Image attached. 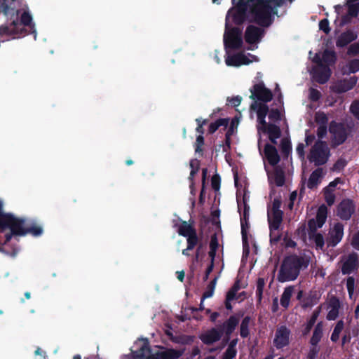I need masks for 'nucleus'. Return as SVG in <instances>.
Returning a JSON list of instances; mask_svg holds the SVG:
<instances>
[{
  "label": "nucleus",
  "instance_id": "56",
  "mask_svg": "<svg viewBox=\"0 0 359 359\" xmlns=\"http://www.w3.org/2000/svg\"><path fill=\"white\" fill-rule=\"evenodd\" d=\"M354 279L352 277H348L346 281L347 290H354Z\"/></svg>",
  "mask_w": 359,
  "mask_h": 359
},
{
  "label": "nucleus",
  "instance_id": "53",
  "mask_svg": "<svg viewBox=\"0 0 359 359\" xmlns=\"http://www.w3.org/2000/svg\"><path fill=\"white\" fill-rule=\"evenodd\" d=\"M327 133V126L320 125L318 128L317 135L319 138H323Z\"/></svg>",
  "mask_w": 359,
  "mask_h": 359
},
{
  "label": "nucleus",
  "instance_id": "33",
  "mask_svg": "<svg viewBox=\"0 0 359 359\" xmlns=\"http://www.w3.org/2000/svg\"><path fill=\"white\" fill-rule=\"evenodd\" d=\"M178 233L185 237H187L192 233H195L191 225L187 222H183L179 227Z\"/></svg>",
  "mask_w": 359,
  "mask_h": 359
},
{
  "label": "nucleus",
  "instance_id": "59",
  "mask_svg": "<svg viewBox=\"0 0 359 359\" xmlns=\"http://www.w3.org/2000/svg\"><path fill=\"white\" fill-rule=\"evenodd\" d=\"M318 316V312H316L313 314L312 317L311 318L310 320L308 323V328L310 329L315 323L317 318Z\"/></svg>",
  "mask_w": 359,
  "mask_h": 359
},
{
  "label": "nucleus",
  "instance_id": "7",
  "mask_svg": "<svg viewBox=\"0 0 359 359\" xmlns=\"http://www.w3.org/2000/svg\"><path fill=\"white\" fill-rule=\"evenodd\" d=\"M137 350L133 352V359H177L182 353L180 351L167 349L156 354H151L147 340L142 339L136 342Z\"/></svg>",
  "mask_w": 359,
  "mask_h": 359
},
{
  "label": "nucleus",
  "instance_id": "52",
  "mask_svg": "<svg viewBox=\"0 0 359 359\" xmlns=\"http://www.w3.org/2000/svg\"><path fill=\"white\" fill-rule=\"evenodd\" d=\"M351 245L355 249L359 250V231L353 235L351 241Z\"/></svg>",
  "mask_w": 359,
  "mask_h": 359
},
{
  "label": "nucleus",
  "instance_id": "18",
  "mask_svg": "<svg viewBox=\"0 0 359 359\" xmlns=\"http://www.w3.org/2000/svg\"><path fill=\"white\" fill-rule=\"evenodd\" d=\"M357 77L352 76L348 79H344L335 83L331 87L332 90L337 93H345L351 90L357 83Z\"/></svg>",
  "mask_w": 359,
  "mask_h": 359
},
{
  "label": "nucleus",
  "instance_id": "16",
  "mask_svg": "<svg viewBox=\"0 0 359 359\" xmlns=\"http://www.w3.org/2000/svg\"><path fill=\"white\" fill-rule=\"evenodd\" d=\"M344 236V226L340 223L334 224L330 229L327 238L328 245L335 246L342 239Z\"/></svg>",
  "mask_w": 359,
  "mask_h": 359
},
{
  "label": "nucleus",
  "instance_id": "61",
  "mask_svg": "<svg viewBox=\"0 0 359 359\" xmlns=\"http://www.w3.org/2000/svg\"><path fill=\"white\" fill-rule=\"evenodd\" d=\"M213 266H214V262H210V264L206 270V274H205V279H208L209 274L212 272V271L213 269Z\"/></svg>",
  "mask_w": 359,
  "mask_h": 359
},
{
  "label": "nucleus",
  "instance_id": "37",
  "mask_svg": "<svg viewBox=\"0 0 359 359\" xmlns=\"http://www.w3.org/2000/svg\"><path fill=\"white\" fill-rule=\"evenodd\" d=\"M322 334H323L322 326L319 323L317 325V326L313 332V336L311 339V342L313 345H316L318 343V341L321 339Z\"/></svg>",
  "mask_w": 359,
  "mask_h": 359
},
{
  "label": "nucleus",
  "instance_id": "64",
  "mask_svg": "<svg viewBox=\"0 0 359 359\" xmlns=\"http://www.w3.org/2000/svg\"><path fill=\"white\" fill-rule=\"evenodd\" d=\"M177 278L180 280V281H183L184 278V272L183 271H177Z\"/></svg>",
  "mask_w": 359,
  "mask_h": 359
},
{
  "label": "nucleus",
  "instance_id": "9",
  "mask_svg": "<svg viewBox=\"0 0 359 359\" xmlns=\"http://www.w3.org/2000/svg\"><path fill=\"white\" fill-rule=\"evenodd\" d=\"M280 201L275 199L272 208L268 210V220L270 227L271 241H278V230L282 222L283 212L280 210Z\"/></svg>",
  "mask_w": 359,
  "mask_h": 359
},
{
  "label": "nucleus",
  "instance_id": "3",
  "mask_svg": "<svg viewBox=\"0 0 359 359\" xmlns=\"http://www.w3.org/2000/svg\"><path fill=\"white\" fill-rule=\"evenodd\" d=\"M0 228H8L11 234L6 236V241H9L12 235L25 236L28 233L34 236H40L43 229L39 226L26 224L24 219L15 217L11 214L4 213L2 210V203L0 202Z\"/></svg>",
  "mask_w": 359,
  "mask_h": 359
},
{
  "label": "nucleus",
  "instance_id": "36",
  "mask_svg": "<svg viewBox=\"0 0 359 359\" xmlns=\"http://www.w3.org/2000/svg\"><path fill=\"white\" fill-rule=\"evenodd\" d=\"M310 236L311 239L314 242L316 249L322 250L325 244V241L323 235L320 233H313Z\"/></svg>",
  "mask_w": 359,
  "mask_h": 359
},
{
  "label": "nucleus",
  "instance_id": "35",
  "mask_svg": "<svg viewBox=\"0 0 359 359\" xmlns=\"http://www.w3.org/2000/svg\"><path fill=\"white\" fill-rule=\"evenodd\" d=\"M219 243L216 238H212L210 243V251L208 252L210 262H214L216 251L218 248Z\"/></svg>",
  "mask_w": 359,
  "mask_h": 359
},
{
  "label": "nucleus",
  "instance_id": "55",
  "mask_svg": "<svg viewBox=\"0 0 359 359\" xmlns=\"http://www.w3.org/2000/svg\"><path fill=\"white\" fill-rule=\"evenodd\" d=\"M283 244L286 248H294L295 245H296L295 242L293 241L292 240H291L290 238H287V237L284 238Z\"/></svg>",
  "mask_w": 359,
  "mask_h": 359
},
{
  "label": "nucleus",
  "instance_id": "27",
  "mask_svg": "<svg viewBox=\"0 0 359 359\" xmlns=\"http://www.w3.org/2000/svg\"><path fill=\"white\" fill-rule=\"evenodd\" d=\"M356 34L352 31H347L342 33L337 41L338 47H344L356 39Z\"/></svg>",
  "mask_w": 359,
  "mask_h": 359
},
{
  "label": "nucleus",
  "instance_id": "5",
  "mask_svg": "<svg viewBox=\"0 0 359 359\" xmlns=\"http://www.w3.org/2000/svg\"><path fill=\"white\" fill-rule=\"evenodd\" d=\"M336 55L334 51L325 50L321 55L316 53L313 59V62L316 64L311 74L313 78L320 83H326L331 76L330 65L334 64Z\"/></svg>",
  "mask_w": 359,
  "mask_h": 359
},
{
  "label": "nucleus",
  "instance_id": "10",
  "mask_svg": "<svg viewBox=\"0 0 359 359\" xmlns=\"http://www.w3.org/2000/svg\"><path fill=\"white\" fill-rule=\"evenodd\" d=\"M330 156V150L324 142H317L311 150L309 159L316 165H322L327 162Z\"/></svg>",
  "mask_w": 359,
  "mask_h": 359
},
{
  "label": "nucleus",
  "instance_id": "60",
  "mask_svg": "<svg viewBox=\"0 0 359 359\" xmlns=\"http://www.w3.org/2000/svg\"><path fill=\"white\" fill-rule=\"evenodd\" d=\"M350 51L355 54L359 53V43H355L350 48Z\"/></svg>",
  "mask_w": 359,
  "mask_h": 359
},
{
  "label": "nucleus",
  "instance_id": "41",
  "mask_svg": "<svg viewBox=\"0 0 359 359\" xmlns=\"http://www.w3.org/2000/svg\"><path fill=\"white\" fill-rule=\"evenodd\" d=\"M190 168L191 172L189 178L191 180L199 169V161L196 159L191 160L190 161Z\"/></svg>",
  "mask_w": 359,
  "mask_h": 359
},
{
  "label": "nucleus",
  "instance_id": "44",
  "mask_svg": "<svg viewBox=\"0 0 359 359\" xmlns=\"http://www.w3.org/2000/svg\"><path fill=\"white\" fill-rule=\"evenodd\" d=\"M237 292V289L236 287H233L230 291L228 292L226 295V307L228 309H231V305L229 304V302L233 300L235 298L236 293Z\"/></svg>",
  "mask_w": 359,
  "mask_h": 359
},
{
  "label": "nucleus",
  "instance_id": "38",
  "mask_svg": "<svg viewBox=\"0 0 359 359\" xmlns=\"http://www.w3.org/2000/svg\"><path fill=\"white\" fill-rule=\"evenodd\" d=\"M249 208H247L246 205H245L244 208V213L243 217L241 218V227H242V236H243V243L246 242V238H247V229L244 224V220H246L247 216L248 215Z\"/></svg>",
  "mask_w": 359,
  "mask_h": 359
},
{
  "label": "nucleus",
  "instance_id": "13",
  "mask_svg": "<svg viewBox=\"0 0 359 359\" xmlns=\"http://www.w3.org/2000/svg\"><path fill=\"white\" fill-rule=\"evenodd\" d=\"M290 331L285 326L278 327L275 333L273 344L277 348H281L289 344Z\"/></svg>",
  "mask_w": 359,
  "mask_h": 359
},
{
  "label": "nucleus",
  "instance_id": "51",
  "mask_svg": "<svg viewBox=\"0 0 359 359\" xmlns=\"http://www.w3.org/2000/svg\"><path fill=\"white\" fill-rule=\"evenodd\" d=\"M238 123H239V120L236 117L233 118L231 120L230 128H229V130H228V132L226 133V136L227 137H229V135H231L233 133V128H234V127L235 128L237 127V126L238 125Z\"/></svg>",
  "mask_w": 359,
  "mask_h": 359
},
{
  "label": "nucleus",
  "instance_id": "49",
  "mask_svg": "<svg viewBox=\"0 0 359 359\" xmlns=\"http://www.w3.org/2000/svg\"><path fill=\"white\" fill-rule=\"evenodd\" d=\"M269 118L273 122H276L280 119V113L278 110H271L269 112Z\"/></svg>",
  "mask_w": 359,
  "mask_h": 359
},
{
  "label": "nucleus",
  "instance_id": "50",
  "mask_svg": "<svg viewBox=\"0 0 359 359\" xmlns=\"http://www.w3.org/2000/svg\"><path fill=\"white\" fill-rule=\"evenodd\" d=\"M320 97V93L313 88H311L309 90V98L313 101H317Z\"/></svg>",
  "mask_w": 359,
  "mask_h": 359
},
{
  "label": "nucleus",
  "instance_id": "48",
  "mask_svg": "<svg viewBox=\"0 0 359 359\" xmlns=\"http://www.w3.org/2000/svg\"><path fill=\"white\" fill-rule=\"evenodd\" d=\"M241 100H242V97L241 96H238V95L233 97H228L227 98V102L231 105H232L233 107L238 106L241 104Z\"/></svg>",
  "mask_w": 359,
  "mask_h": 359
},
{
  "label": "nucleus",
  "instance_id": "40",
  "mask_svg": "<svg viewBox=\"0 0 359 359\" xmlns=\"http://www.w3.org/2000/svg\"><path fill=\"white\" fill-rule=\"evenodd\" d=\"M187 250H192L198 242L196 232L187 237Z\"/></svg>",
  "mask_w": 359,
  "mask_h": 359
},
{
  "label": "nucleus",
  "instance_id": "31",
  "mask_svg": "<svg viewBox=\"0 0 359 359\" xmlns=\"http://www.w3.org/2000/svg\"><path fill=\"white\" fill-rule=\"evenodd\" d=\"M238 323V319L234 316H231L224 324V330L227 335H229L231 333H232V332L235 330Z\"/></svg>",
  "mask_w": 359,
  "mask_h": 359
},
{
  "label": "nucleus",
  "instance_id": "47",
  "mask_svg": "<svg viewBox=\"0 0 359 359\" xmlns=\"http://www.w3.org/2000/svg\"><path fill=\"white\" fill-rule=\"evenodd\" d=\"M351 113L359 119V101H355L351 106Z\"/></svg>",
  "mask_w": 359,
  "mask_h": 359
},
{
  "label": "nucleus",
  "instance_id": "12",
  "mask_svg": "<svg viewBox=\"0 0 359 359\" xmlns=\"http://www.w3.org/2000/svg\"><path fill=\"white\" fill-rule=\"evenodd\" d=\"M252 99H257L264 102H268L272 99L271 91L266 88L262 82L255 84L250 89Z\"/></svg>",
  "mask_w": 359,
  "mask_h": 359
},
{
  "label": "nucleus",
  "instance_id": "21",
  "mask_svg": "<svg viewBox=\"0 0 359 359\" xmlns=\"http://www.w3.org/2000/svg\"><path fill=\"white\" fill-rule=\"evenodd\" d=\"M355 210V207L351 200L342 201L338 207V215L342 219H348Z\"/></svg>",
  "mask_w": 359,
  "mask_h": 359
},
{
  "label": "nucleus",
  "instance_id": "39",
  "mask_svg": "<svg viewBox=\"0 0 359 359\" xmlns=\"http://www.w3.org/2000/svg\"><path fill=\"white\" fill-rule=\"evenodd\" d=\"M250 318L246 317L245 318L241 325V335L243 337H248L249 332H248V326L250 323Z\"/></svg>",
  "mask_w": 359,
  "mask_h": 359
},
{
  "label": "nucleus",
  "instance_id": "2",
  "mask_svg": "<svg viewBox=\"0 0 359 359\" xmlns=\"http://www.w3.org/2000/svg\"><path fill=\"white\" fill-rule=\"evenodd\" d=\"M15 0H0V8L6 15L11 18L9 25L0 26L1 36H16L32 32H35L32 16L27 12L20 14Z\"/></svg>",
  "mask_w": 359,
  "mask_h": 359
},
{
  "label": "nucleus",
  "instance_id": "24",
  "mask_svg": "<svg viewBox=\"0 0 359 359\" xmlns=\"http://www.w3.org/2000/svg\"><path fill=\"white\" fill-rule=\"evenodd\" d=\"M325 175L323 168L315 170L310 175L307 182V187L313 189L316 187L320 182Z\"/></svg>",
  "mask_w": 359,
  "mask_h": 359
},
{
  "label": "nucleus",
  "instance_id": "46",
  "mask_svg": "<svg viewBox=\"0 0 359 359\" xmlns=\"http://www.w3.org/2000/svg\"><path fill=\"white\" fill-rule=\"evenodd\" d=\"M346 165V161L343 158L339 159L333 166V170L339 172Z\"/></svg>",
  "mask_w": 359,
  "mask_h": 359
},
{
  "label": "nucleus",
  "instance_id": "32",
  "mask_svg": "<svg viewBox=\"0 0 359 359\" xmlns=\"http://www.w3.org/2000/svg\"><path fill=\"white\" fill-rule=\"evenodd\" d=\"M229 124V119L228 118H219L215 122L210 123L209 126V133H215L219 127L220 126H224L226 127Z\"/></svg>",
  "mask_w": 359,
  "mask_h": 359
},
{
  "label": "nucleus",
  "instance_id": "29",
  "mask_svg": "<svg viewBox=\"0 0 359 359\" xmlns=\"http://www.w3.org/2000/svg\"><path fill=\"white\" fill-rule=\"evenodd\" d=\"M359 71V59L351 60L347 65L343 67L341 72L344 74L355 73Z\"/></svg>",
  "mask_w": 359,
  "mask_h": 359
},
{
  "label": "nucleus",
  "instance_id": "19",
  "mask_svg": "<svg viewBox=\"0 0 359 359\" xmlns=\"http://www.w3.org/2000/svg\"><path fill=\"white\" fill-rule=\"evenodd\" d=\"M262 35L263 31L260 28L250 25L246 29L245 39L248 44H256L260 41Z\"/></svg>",
  "mask_w": 359,
  "mask_h": 359
},
{
  "label": "nucleus",
  "instance_id": "58",
  "mask_svg": "<svg viewBox=\"0 0 359 359\" xmlns=\"http://www.w3.org/2000/svg\"><path fill=\"white\" fill-rule=\"evenodd\" d=\"M203 144V137L202 135H199L196 138V151H198L200 147Z\"/></svg>",
  "mask_w": 359,
  "mask_h": 359
},
{
  "label": "nucleus",
  "instance_id": "14",
  "mask_svg": "<svg viewBox=\"0 0 359 359\" xmlns=\"http://www.w3.org/2000/svg\"><path fill=\"white\" fill-rule=\"evenodd\" d=\"M359 266V255L353 252L342 259L341 271L344 274H349L357 270Z\"/></svg>",
  "mask_w": 359,
  "mask_h": 359
},
{
  "label": "nucleus",
  "instance_id": "15",
  "mask_svg": "<svg viewBox=\"0 0 359 359\" xmlns=\"http://www.w3.org/2000/svg\"><path fill=\"white\" fill-rule=\"evenodd\" d=\"M327 215V208L325 205L319 207L316 219H310L309 227L311 231H315L317 229L321 228L325 224Z\"/></svg>",
  "mask_w": 359,
  "mask_h": 359
},
{
  "label": "nucleus",
  "instance_id": "45",
  "mask_svg": "<svg viewBox=\"0 0 359 359\" xmlns=\"http://www.w3.org/2000/svg\"><path fill=\"white\" fill-rule=\"evenodd\" d=\"M319 28L320 30L324 32L325 34H328L330 31L329 26V21L327 19H323L319 22Z\"/></svg>",
  "mask_w": 359,
  "mask_h": 359
},
{
  "label": "nucleus",
  "instance_id": "4",
  "mask_svg": "<svg viewBox=\"0 0 359 359\" xmlns=\"http://www.w3.org/2000/svg\"><path fill=\"white\" fill-rule=\"evenodd\" d=\"M250 109L256 111L257 115L258 124L257 126V129L259 135V149H260L261 134L262 133H267L269 135L270 140L272 142L276 143V140L280 137V130L277 126L274 124L266 123L265 121V117L269 111V109L266 104L258 102L257 101H255L252 103L250 106Z\"/></svg>",
  "mask_w": 359,
  "mask_h": 359
},
{
  "label": "nucleus",
  "instance_id": "54",
  "mask_svg": "<svg viewBox=\"0 0 359 359\" xmlns=\"http://www.w3.org/2000/svg\"><path fill=\"white\" fill-rule=\"evenodd\" d=\"M297 152L299 157L304 160V145L303 143H299L297 147Z\"/></svg>",
  "mask_w": 359,
  "mask_h": 359
},
{
  "label": "nucleus",
  "instance_id": "57",
  "mask_svg": "<svg viewBox=\"0 0 359 359\" xmlns=\"http://www.w3.org/2000/svg\"><path fill=\"white\" fill-rule=\"evenodd\" d=\"M213 293H214V285H212L208 290H207L204 292V294L203 295V299L211 297L213 295Z\"/></svg>",
  "mask_w": 359,
  "mask_h": 359
},
{
  "label": "nucleus",
  "instance_id": "23",
  "mask_svg": "<svg viewBox=\"0 0 359 359\" xmlns=\"http://www.w3.org/2000/svg\"><path fill=\"white\" fill-rule=\"evenodd\" d=\"M268 174L269 182L271 184L281 187L285 183V177L283 171L278 168H274L272 172L266 168Z\"/></svg>",
  "mask_w": 359,
  "mask_h": 359
},
{
  "label": "nucleus",
  "instance_id": "62",
  "mask_svg": "<svg viewBox=\"0 0 359 359\" xmlns=\"http://www.w3.org/2000/svg\"><path fill=\"white\" fill-rule=\"evenodd\" d=\"M313 139H314L313 136L306 134L305 141H306V145H309L310 144H311Z\"/></svg>",
  "mask_w": 359,
  "mask_h": 359
},
{
  "label": "nucleus",
  "instance_id": "25",
  "mask_svg": "<svg viewBox=\"0 0 359 359\" xmlns=\"http://www.w3.org/2000/svg\"><path fill=\"white\" fill-rule=\"evenodd\" d=\"M221 332L216 329H211L203 333L200 338L202 341L207 344H212L221 338Z\"/></svg>",
  "mask_w": 359,
  "mask_h": 359
},
{
  "label": "nucleus",
  "instance_id": "8",
  "mask_svg": "<svg viewBox=\"0 0 359 359\" xmlns=\"http://www.w3.org/2000/svg\"><path fill=\"white\" fill-rule=\"evenodd\" d=\"M334 8L337 13L336 21L339 22V25L343 26L358 15L359 1L358 0H347L346 5H337L334 6Z\"/></svg>",
  "mask_w": 359,
  "mask_h": 359
},
{
  "label": "nucleus",
  "instance_id": "6",
  "mask_svg": "<svg viewBox=\"0 0 359 359\" xmlns=\"http://www.w3.org/2000/svg\"><path fill=\"white\" fill-rule=\"evenodd\" d=\"M308 264L309 260L302 257H286L278 274V280L282 283L295 280L299 273L300 269L306 267Z\"/></svg>",
  "mask_w": 359,
  "mask_h": 359
},
{
  "label": "nucleus",
  "instance_id": "30",
  "mask_svg": "<svg viewBox=\"0 0 359 359\" xmlns=\"http://www.w3.org/2000/svg\"><path fill=\"white\" fill-rule=\"evenodd\" d=\"M237 344V339L232 340L225 353L223 355V359H233L237 353L236 346Z\"/></svg>",
  "mask_w": 359,
  "mask_h": 359
},
{
  "label": "nucleus",
  "instance_id": "28",
  "mask_svg": "<svg viewBox=\"0 0 359 359\" xmlns=\"http://www.w3.org/2000/svg\"><path fill=\"white\" fill-rule=\"evenodd\" d=\"M294 287L292 286L287 287L283 291L281 298H280V304L285 307L287 308L290 304V298L293 294Z\"/></svg>",
  "mask_w": 359,
  "mask_h": 359
},
{
  "label": "nucleus",
  "instance_id": "20",
  "mask_svg": "<svg viewBox=\"0 0 359 359\" xmlns=\"http://www.w3.org/2000/svg\"><path fill=\"white\" fill-rule=\"evenodd\" d=\"M341 183L342 182L340 178H336L324 189L325 200L329 205L334 204L335 201L334 192L337 189V185Z\"/></svg>",
  "mask_w": 359,
  "mask_h": 359
},
{
  "label": "nucleus",
  "instance_id": "17",
  "mask_svg": "<svg viewBox=\"0 0 359 359\" xmlns=\"http://www.w3.org/2000/svg\"><path fill=\"white\" fill-rule=\"evenodd\" d=\"M330 131L332 135V142L334 145L341 144L346 139V133L341 124L331 123Z\"/></svg>",
  "mask_w": 359,
  "mask_h": 359
},
{
  "label": "nucleus",
  "instance_id": "43",
  "mask_svg": "<svg viewBox=\"0 0 359 359\" xmlns=\"http://www.w3.org/2000/svg\"><path fill=\"white\" fill-rule=\"evenodd\" d=\"M316 121L318 123V125H324L327 126V118L326 115L323 112H318L316 114Z\"/></svg>",
  "mask_w": 359,
  "mask_h": 359
},
{
  "label": "nucleus",
  "instance_id": "63",
  "mask_svg": "<svg viewBox=\"0 0 359 359\" xmlns=\"http://www.w3.org/2000/svg\"><path fill=\"white\" fill-rule=\"evenodd\" d=\"M205 121H203V123L202 124H199V126H198L197 128H196V131L200 133V135H202L203 131V125L205 124Z\"/></svg>",
  "mask_w": 359,
  "mask_h": 359
},
{
  "label": "nucleus",
  "instance_id": "42",
  "mask_svg": "<svg viewBox=\"0 0 359 359\" xmlns=\"http://www.w3.org/2000/svg\"><path fill=\"white\" fill-rule=\"evenodd\" d=\"M264 280L263 278H259L257 283V290H256V294L259 298V300H261L262 295L263 293V289L264 287Z\"/></svg>",
  "mask_w": 359,
  "mask_h": 359
},
{
  "label": "nucleus",
  "instance_id": "22",
  "mask_svg": "<svg viewBox=\"0 0 359 359\" xmlns=\"http://www.w3.org/2000/svg\"><path fill=\"white\" fill-rule=\"evenodd\" d=\"M341 306V304L339 300L334 297H332L329 299L327 302V319L329 320H335L339 316V311Z\"/></svg>",
  "mask_w": 359,
  "mask_h": 359
},
{
  "label": "nucleus",
  "instance_id": "26",
  "mask_svg": "<svg viewBox=\"0 0 359 359\" xmlns=\"http://www.w3.org/2000/svg\"><path fill=\"white\" fill-rule=\"evenodd\" d=\"M264 154L269 163L273 166L276 165L280 161L278 151L273 146L266 144Z\"/></svg>",
  "mask_w": 359,
  "mask_h": 359
},
{
  "label": "nucleus",
  "instance_id": "34",
  "mask_svg": "<svg viewBox=\"0 0 359 359\" xmlns=\"http://www.w3.org/2000/svg\"><path fill=\"white\" fill-rule=\"evenodd\" d=\"M343 329H344V322L342 320H339L337 323V325L333 330V332L331 335V340L332 341L336 342L339 340L340 334H341V331L343 330Z\"/></svg>",
  "mask_w": 359,
  "mask_h": 359
},
{
  "label": "nucleus",
  "instance_id": "1",
  "mask_svg": "<svg viewBox=\"0 0 359 359\" xmlns=\"http://www.w3.org/2000/svg\"><path fill=\"white\" fill-rule=\"evenodd\" d=\"M285 0H232L233 7L229 10L226 16V30L224 42L226 49H238L241 47V32L238 28L231 29V22L241 24L245 19L261 26L267 27L272 22V15L276 14V8L283 5Z\"/></svg>",
  "mask_w": 359,
  "mask_h": 359
},
{
  "label": "nucleus",
  "instance_id": "11",
  "mask_svg": "<svg viewBox=\"0 0 359 359\" xmlns=\"http://www.w3.org/2000/svg\"><path fill=\"white\" fill-rule=\"evenodd\" d=\"M257 61V57L250 53H240L233 55H228L225 59V62L226 65L234 67H239L243 65H249L251 62Z\"/></svg>",
  "mask_w": 359,
  "mask_h": 359
}]
</instances>
